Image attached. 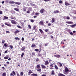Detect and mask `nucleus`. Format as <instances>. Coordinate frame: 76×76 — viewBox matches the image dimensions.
Here are the masks:
<instances>
[{"label":"nucleus","instance_id":"obj_3","mask_svg":"<svg viewBox=\"0 0 76 76\" xmlns=\"http://www.w3.org/2000/svg\"><path fill=\"white\" fill-rule=\"evenodd\" d=\"M45 12V10L44 9H41V10H40L39 12L41 13H44Z\"/></svg>","mask_w":76,"mask_h":76},{"label":"nucleus","instance_id":"obj_48","mask_svg":"<svg viewBox=\"0 0 76 76\" xmlns=\"http://www.w3.org/2000/svg\"><path fill=\"white\" fill-rule=\"evenodd\" d=\"M45 31L46 32H48V31L49 30L48 29H45Z\"/></svg>","mask_w":76,"mask_h":76},{"label":"nucleus","instance_id":"obj_64","mask_svg":"<svg viewBox=\"0 0 76 76\" xmlns=\"http://www.w3.org/2000/svg\"><path fill=\"white\" fill-rule=\"evenodd\" d=\"M41 76H46V75L45 74L42 75Z\"/></svg>","mask_w":76,"mask_h":76},{"label":"nucleus","instance_id":"obj_30","mask_svg":"<svg viewBox=\"0 0 76 76\" xmlns=\"http://www.w3.org/2000/svg\"><path fill=\"white\" fill-rule=\"evenodd\" d=\"M28 10H30V11H32V8L31 7H29Z\"/></svg>","mask_w":76,"mask_h":76},{"label":"nucleus","instance_id":"obj_8","mask_svg":"<svg viewBox=\"0 0 76 76\" xmlns=\"http://www.w3.org/2000/svg\"><path fill=\"white\" fill-rule=\"evenodd\" d=\"M21 51H23L25 50V47L23 46L22 48L21 49Z\"/></svg>","mask_w":76,"mask_h":76},{"label":"nucleus","instance_id":"obj_12","mask_svg":"<svg viewBox=\"0 0 76 76\" xmlns=\"http://www.w3.org/2000/svg\"><path fill=\"white\" fill-rule=\"evenodd\" d=\"M32 73V71L31 70H29V72L28 73V75H30L31 73Z\"/></svg>","mask_w":76,"mask_h":76},{"label":"nucleus","instance_id":"obj_20","mask_svg":"<svg viewBox=\"0 0 76 76\" xmlns=\"http://www.w3.org/2000/svg\"><path fill=\"white\" fill-rule=\"evenodd\" d=\"M14 10H15L16 11H17V12H19V9H18L17 8H15L14 9Z\"/></svg>","mask_w":76,"mask_h":76},{"label":"nucleus","instance_id":"obj_18","mask_svg":"<svg viewBox=\"0 0 76 76\" xmlns=\"http://www.w3.org/2000/svg\"><path fill=\"white\" fill-rule=\"evenodd\" d=\"M76 26V24H75L74 25H70L71 27L72 28H75Z\"/></svg>","mask_w":76,"mask_h":76},{"label":"nucleus","instance_id":"obj_14","mask_svg":"<svg viewBox=\"0 0 76 76\" xmlns=\"http://www.w3.org/2000/svg\"><path fill=\"white\" fill-rule=\"evenodd\" d=\"M66 23H68V24H72V23H73L72 21H67L66 22Z\"/></svg>","mask_w":76,"mask_h":76},{"label":"nucleus","instance_id":"obj_55","mask_svg":"<svg viewBox=\"0 0 76 76\" xmlns=\"http://www.w3.org/2000/svg\"><path fill=\"white\" fill-rule=\"evenodd\" d=\"M17 27L18 28H20V29L22 28V27H21L20 26H17Z\"/></svg>","mask_w":76,"mask_h":76},{"label":"nucleus","instance_id":"obj_62","mask_svg":"<svg viewBox=\"0 0 76 76\" xmlns=\"http://www.w3.org/2000/svg\"><path fill=\"white\" fill-rule=\"evenodd\" d=\"M10 76H14V75L13 74V73H11V74H10Z\"/></svg>","mask_w":76,"mask_h":76},{"label":"nucleus","instance_id":"obj_63","mask_svg":"<svg viewBox=\"0 0 76 76\" xmlns=\"http://www.w3.org/2000/svg\"><path fill=\"white\" fill-rule=\"evenodd\" d=\"M8 26H9L10 27H11L12 26V25L10 24H9L8 25Z\"/></svg>","mask_w":76,"mask_h":76},{"label":"nucleus","instance_id":"obj_59","mask_svg":"<svg viewBox=\"0 0 76 76\" xmlns=\"http://www.w3.org/2000/svg\"><path fill=\"white\" fill-rule=\"evenodd\" d=\"M48 45V43H46L45 44V46H47Z\"/></svg>","mask_w":76,"mask_h":76},{"label":"nucleus","instance_id":"obj_22","mask_svg":"<svg viewBox=\"0 0 76 76\" xmlns=\"http://www.w3.org/2000/svg\"><path fill=\"white\" fill-rule=\"evenodd\" d=\"M54 21H55V19L54 18H52L51 20L52 23H54Z\"/></svg>","mask_w":76,"mask_h":76},{"label":"nucleus","instance_id":"obj_26","mask_svg":"<svg viewBox=\"0 0 76 76\" xmlns=\"http://www.w3.org/2000/svg\"><path fill=\"white\" fill-rule=\"evenodd\" d=\"M51 75H54V70L52 71Z\"/></svg>","mask_w":76,"mask_h":76},{"label":"nucleus","instance_id":"obj_6","mask_svg":"<svg viewBox=\"0 0 76 76\" xmlns=\"http://www.w3.org/2000/svg\"><path fill=\"white\" fill-rule=\"evenodd\" d=\"M49 64V62L48 61H45V65L46 66L47 65H48Z\"/></svg>","mask_w":76,"mask_h":76},{"label":"nucleus","instance_id":"obj_52","mask_svg":"<svg viewBox=\"0 0 76 76\" xmlns=\"http://www.w3.org/2000/svg\"><path fill=\"white\" fill-rule=\"evenodd\" d=\"M59 3L62 4V3H63V1H62L61 0H60V1H59Z\"/></svg>","mask_w":76,"mask_h":76},{"label":"nucleus","instance_id":"obj_11","mask_svg":"<svg viewBox=\"0 0 76 76\" xmlns=\"http://www.w3.org/2000/svg\"><path fill=\"white\" fill-rule=\"evenodd\" d=\"M54 56L55 57H57V58H59V57H60V55H55Z\"/></svg>","mask_w":76,"mask_h":76},{"label":"nucleus","instance_id":"obj_1","mask_svg":"<svg viewBox=\"0 0 76 76\" xmlns=\"http://www.w3.org/2000/svg\"><path fill=\"white\" fill-rule=\"evenodd\" d=\"M69 70L67 67L65 68V69L64 70V73L65 75H68Z\"/></svg>","mask_w":76,"mask_h":76},{"label":"nucleus","instance_id":"obj_21","mask_svg":"<svg viewBox=\"0 0 76 76\" xmlns=\"http://www.w3.org/2000/svg\"><path fill=\"white\" fill-rule=\"evenodd\" d=\"M19 32H20V31L19 30H16L14 32V34H18V33Z\"/></svg>","mask_w":76,"mask_h":76},{"label":"nucleus","instance_id":"obj_37","mask_svg":"<svg viewBox=\"0 0 76 76\" xmlns=\"http://www.w3.org/2000/svg\"><path fill=\"white\" fill-rule=\"evenodd\" d=\"M35 29H36V26H35L33 27V30H35Z\"/></svg>","mask_w":76,"mask_h":76},{"label":"nucleus","instance_id":"obj_42","mask_svg":"<svg viewBox=\"0 0 76 76\" xmlns=\"http://www.w3.org/2000/svg\"><path fill=\"white\" fill-rule=\"evenodd\" d=\"M6 73L4 72L2 74V76H6Z\"/></svg>","mask_w":76,"mask_h":76},{"label":"nucleus","instance_id":"obj_17","mask_svg":"<svg viewBox=\"0 0 76 76\" xmlns=\"http://www.w3.org/2000/svg\"><path fill=\"white\" fill-rule=\"evenodd\" d=\"M3 19L4 20H6V19H9V17H6V16H4Z\"/></svg>","mask_w":76,"mask_h":76},{"label":"nucleus","instance_id":"obj_38","mask_svg":"<svg viewBox=\"0 0 76 76\" xmlns=\"http://www.w3.org/2000/svg\"><path fill=\"white\" fill-rule=\"evenodd\" d=\"M9 47L11 48V49H12V48H13V45H10Z\"/></svg>","mask_w":76,"mask_h":76},{"label":"nucleus","instance_id":"obj_5","mask_svg":"<svg viewBox=\"0 0 76 76\" xmlns=\"http://www.w3.org/2000/svg\"><path fill=\"white\" fill-rule=\"evenodd\" d=\"M11 22L12 23V24H16V21H15V20H11Z\"/></svg>","mask_w":76,"mask_h":76},{"label":"nucleus","instance_id":"obj_41","mask_svg":"<svg viewBox=\"0 0 76 76\" xmlns=\"http://www.w3.org/2000/svg\"><path fill=\"white\" fill-rule=\"evenodd\" d=\"M2 44H4V42H5V40L2 39Z\"/></svg>","mask_w":76,"mask_h":76},{"label":"nucleus","instance_id":"obj_45","mask_svg":"<svg viewBox=\"0 0 76 76\" xmlns=\"http://www.w3.org/2000/svg\"><path fill=\"white\" fill-rule=\"evenodd\" d=\"M11 12L12 13V14L15 13V11H11Z\"/></svg>","mask_w":76,"mask_h":76},{"label":"nucleus","instance_id":"obj_60","mask_svg":"<svg viewBox=\"0 0 76 76\" xmlns=\"http://www.w3.org/2000/svg\"><path fill=\"white\" fill-rule=\"evenodd\" d=\"M67 19H70V17L67 16L66 17Z\"/></svg>","mask_w":76,"mask_h":76},{"label":"nucleus","instance_id":"obj_27","mask_svg":"<svg viewBox=\"0 0 76 76\" xmlns=\"http://www.w3.org/2000/svg\"><path fill=\"white\" fill-rule=\"evenodd\" d=\"M20 75L21 76H23V72H20Z\"/></svg>","mask_w":76,"mask_h":76},{"label":"nucleus","instance_id":"obj_54","mask_svg":"<svg viewBox=\"0 0 76 76\" xmlns=\"http://www.w3.org/2000/svg\"><path fill=\"white\" fill-rule=\"evenodd\" d=\"M35 50L36 51H39V49H35Z\"/></svg>","mask_w":76,"mask_h":76},{"label":"nucleus","instance_id":"obj_53","mask_svg":"<svg viewBox=\"0 0 76 76\" xmlns=\"http://www.w3.org/2000/svg\"><path fill=\"white\" fill-rule=\"evenodd\" d=\"M27 13H30V11L28 10V11H26Z\"/></svg>","mask_w":76,"mask_h":76},{"label":"nucleus","instance_id":"obj_51","mask_svg":"<svg viewBox=\"0 0 76 76\" xmlns=\"http://www.w3.org/2000/svg\"><path fill=\"white\" fill-rule=\"evenodd\" d=\"M17 76H20V75H19V74L18 73V72H17Z\"/></svg>","mask_w":76,"mask_h":76},{"label":"nucleus","instance_id":"obj_13","mask_svg":"<svg viewBox=\"0 0 76 76\" xmlns=\"http://www.w3.org/2000/svg\"><path fill=\"white\" fill-rule=\"evenodd\" d=\"M59 11L58 10H56L55 11L53 12V13L56 14V13H59Z\"/></svg>","mask_w":76,"mask_h":76},{"label":"nucleus","instance_id":"obj_61","mask_svg":"<svg viewBox=\"0 0 76 76\" xmlns=\"http://www.w3.org/2000/svg\"><path fill=\"white\" fill-rule=\"evenodd\" d=\"M7 51H8V50H6L4 52V53L6 54V53H7Z\"/></svg>","mask_w":76,"mask_h":76},{"label":"nucleus","instance_id":"obj_31","mask_svg":"<svg viewBox=\"0 0 76 76\" xmlns=\"http://www.w3.org/2000/svg\"><path fill=\"white\" fill-rule=\"evenodd\" d=\"M24 53H22L21 55V58H23V56H24Z\"/></svg>","mask_w":76,"mask_h":76},{"label":"nucleus","instance_id":"obj_44","mask_svg":"<svg viewBox=\"0 0 76 76\" xmlns=\"http://www.w3.org/2000/svg\"><path fill=\"white\" fill-rule=\"evenodd\" d=\"M28 28L29 29H31V25H28Z\"/></svg>","mask_w":76,"mask_h":76},{"label":"nucleus","instance_id":"obj_33","mask_svg":"<svg viewBox=\"0 0 76 76\" xmlns=\"http://www.w3.org/2000/svg\"><path fill=\"white\" fill-rule=\"evenodd\" d=\"M32 75L33 76H38V75L35 74H32Z\"/></svg>","mask_w":76,"mask_h":76},{"label":"nucleus","instance_id":"obj_28","mask_svg":"<svg viewBox=\"0 0 76 76\" xmlns=\"http://www.w3.org/2000/svg\"><path fill=\"white\" fill-rule=\"evenodd\" d=\"M39 31L40 32V33H41V34L43 33V32L42 29H39Z\"/></svg>","mask_w":76,"mask_h":76},{"label":"nucleus","instance_id":"obj_58","mask_svg":"<svg viewBox=\"0 0 76 76\" xmlns=\"http://www.w3.org/2000/svg\"><path fill=\"white\" fill-rule=\"evenodd\" d=\"M35 52H33L32 55V56H35Z\"/></svg>","mask_w":76,"mask_h":76},{"label":"nucleus","instance_id":"obj_19","mask_svg":"<svg viewBox=\"0 0 76 76\" xmlns=\"http://www.w3.org/2000/svg\"><path fill=\"white\" fill-rule=\"evenodd\" d=\"M58 63L59 64V67H63V65H62V64H61V63H60V62H58Z\"/></svg>","mask_w":76,"mask_h":76},{"label":"nucleus","instance_id":"obj_56","mask_svg":"<svg viewBox=\"0 0 76 76\" xmlns=\"http://www.w3.org/2000/svg\"><path fill=\"white\" fill-rule=\"evenodd\" d=\"M30 21L31 22H32V23H33L34 22V20H32V19H31Z\"/></svg>","mask_w":76,"mask_h":76},{"label":"nucleus","instance_id":"obj_4","mask_svg":"<svg viewBox=\"0 0 76 76\" xmlns=\"http://www.w3.org/2000/svg\"><path fill=\"white\" fill-rule=\"evenodd\" d=\"M50 69H53V67H54V66H53V64H50Z\"/></svg>","mask_w":76,"mask_h":76},{"label":"nucleus","instance_id":"obj_15","mask_svg":"<svg viewBox=\"0 0 76 76\" xmlns=\"http://www.w3.org/2000/svg\"><path fill=\"white\" fill-rule=\"evenodd\" d=\"M11 18L12 19H14V20H15V19H16V18L15 17H13L12 15L11 16Z\"/></svg>","mask_w":76,"mask_h":76},{"label":"nucleus","instance_id":"obj_40","mask_svg":"<svg viewBox=\"0 0 76 76\" xmlns=\"http://www.w3.org/2000/svg\"><path fill=\"white\" fill-rule=\"evenodd\" d=\"M52 0H43L45 2L50 1H51Z\"/></svg>","mask_w":76,"mask_h":76},{"label":"nucleus","instance_id":"obj_24","mask_svg":"<svg viewBox=\"0 0 76 76\" xmlns=\"http://www.w3.org/2000/svg\"><path fill=\"white\" fill-rule=\"evenodd\" d=\"M36 47V44H32L31 46V47L32 48H34V47Z\"/></svg>","mask_w":76,"mask_h":76},{"label":"nucleus","instance_id":"obj_23","mask_svg":"<svg viewBox=\"0 0 76 76\" xmlns=\"http://www.w3.org/2000/svg\"><path fill=\"white\" fill-rule=\"evenodd\" d=\"M15 3L16 4H18V5H20V4H21V3L20 2H15Z\"/></svg>","mask_w":76,"mask_h":76},{"label":"nucleus","instance_id":"obj_32","mask_svg":"<svg viewBox=\"0 0 76 76\" xmlns=\"http://www.w3.org/2000/svg\"><path fill=\"white\" fill-rule=\"evenodd\" d=\"M15 39H16V40H20V39L18 37H15Z\"/></svg>","mask_w":76,"mask_h":76},{"label":"nucleus","instance_id":"obj_36","mask_svg":"<svg viewBox=\"0 0 76 76\" xmlns=\"http://www.w3.org/2000/svg\"><path fill=\"white\" fill-rule=\"evenodd\" d=\"M51 62H53V61L51 59H50L49 60V62L50 63H51Z\"/></svg>","mask_w":76,"mask_h":76},{"label":"nucleus","instance_id":"obj_46","mask_svg":"<svg viewBox=\"0 0 76 76\" xmlns=\"http://www.w3.org/2000/svg\"><path fill=\"white\" fill-rule=\"evenodd\" d=\"M39 61V59L38 58H37V59H36V62H37V61Z\"/></svg>","mask_w":76,"mask_h":76},{"label":"nucleus","instance_id":"obj_49","mask_svg":"<svg viewBox=\"0 0 76 76\" xmlns=\"http://www.w3.org/2000/svg\"><path fill=\"white\" fill-rule=\"evenodd\" d=\"M3 14V11L0 10V15H2Z\"/></svg>","mask_w":76,"mask_h":76},{"label":"nucleus","instance_id":"obj_2","mask_svg":"<svg viewBox=\"0 0 76 76\" xmlns=\"http://www.w3.org/2000/svg\"><path fill=\"white\" fill-rule=\"evenodd\" d=\"M41 64H39L37 65L36 67L37 69H37V71L41 72Z\"/></svg>","mask_w":76,"mask_h":76},{"label":"nucleus","instance_id":"obj_9","mask_svg":"<svg viewBox=\"0 0 76 76\" xmlns=\"http://www.w3.org/2000/svg\"><path fill=\"white\" fill-rule=\"evenodd\" d=\"M39 24H40V25H41L42 26L43 25H44V22L42 21H40L39 23Z\"/></svg>","mask_w":76,"mask_h":76},{"label":"nucleus","instance_id":"obj_57","mask_svg":"<svg viewBox=\"0 0 76 76\" xmlns=\"http://www.w3.org/2000/svg\"><path fill=\"white\" fill-rule=\"evenodd\" d=\"M39 15V13L38 12H36L35 13V15Z\"/></svg>","mask_w":76,"mask_h":76},{"label":"nucleus","instance_id":"obj_25","mask_svg":"<svg viewBox=\"0 0 76 76\" xmlns=\"http://www.w3.org/2000/svg\"><path fill=\"white\" fill-rule=\"evenodd\" d=\"M54 67L55 69H56V70H58V67L56 65H55Z\"/></svg>","mask_w":76,"mask_h":76},{"label":"nucleus","instance_id":"obj_43","mask_svg":"<svg viewBox=\"0 0 76 76\" xmlns=\"http://www.w3.org/2000/svg\"><path fill=\"white\" fill-rule=\"evenodd\" d=\"M4 46L5 47H7V45H6V44H4Z\"/></svg>","mask_w":76,"mask_h":76},{"label":"nucleus","instance_id":"obj_34","mask_svg":"<svg viewBox=\"0 0 76 76\" xmlns=\"http://www.w3.org/2000/svg\"><path fill=\"white\" fill-rule=\"evenodd\" d=\"M12 73L14 75H15H15H16V72H15V71H12Z\"/></svg>","mask_w":76,"mask_h":76},{"label":"nucleus","instance_id":"obj_35","mask_svg":"<svg viewBox=\"0 0 76 76\" xmlns=\"http://www.w3.org/2000/svg\"><path fill=\"white\" fill-rule=\"evenodd\" d=\"M23 10L24 11V12H26V8L25 7L23 8Z\"/></svg>","mask_w":76,"mask_h":76},{"label":"nucleus","instance_id":"obj_29","mask_svg":"<svg viewBox=\"0 0 76 76\" xmlns=\"http://www.w3.org/2000/svg\"><path fill=\"white\" fill-rule=\"evenodd\" d=\"M10 4H13L14 3H15V2L14 1H10Z\"/></svg>","mask_w":76,"mask_h":76},{"label":"nucleus","instance_id":"obj_47","mask_svg":"<svg viewBox=\"0 0 76 76\" xmlns=\"http://www.w3.org/2000/svg\"><path fill=\"white\" fill-rule=\"evenodd\" d=\"M53 34V32L51 31H50L48 33V34H49V35H50V34Z\"/></svg>","mask_w":76,"mask_h":76},{"label":"nucleus","instance_id":"obj_39","mask_svg":"<svg viewBox=\"0 0 76 76\" xmlns=\"http://www.w3.org/2000/svg\"><path fill=\"white\" fill-rule=\"evenodd\" d=\"M8 58H9V56H7V57H4V58L5 59H8Z\"/></svg>","mask_w":76,"mask_h":76},{"label":"nucleus","instance_id":"obj_16","mask_svg":"<svg viewBox=\"0 0 76 76\" xmlns=\"http://www.w3.org/2000/svg\"><path fill=\"white\" fill-rule=\"evenodd\" d=\"M58 76H66L65 75H63L62 73H59L58 74Z\"/></svg>","mask_w":76,"mask_h":76},{"label":"nucleus","instance_id":"obj_10","mask_svg":"<svg viewBox=\"0 0 76 76\" xmlns=\"http://www.w3.org/2000/svg\"><path fill=\"white\" fill-rule=\"evenodd\" d=\"M65 6H69V5H71V4H70V3L67 2H65Z\"/></svg>","mask_w":76,"mask_h":76},{"label":"nucleus","instance_id":"obj_7","mask_svg":"<svg viewBox=\"0 0 76 76\" xmlns=\"http://www.w3.org/2000/svg\"><path fill=\"white\" fill-rule=\"evenodd\" d=\"M41 66L42 67V69H46V66L44 65L41 64Z\"/></svg>","mask_w":76,"mask_h":76},{"label":"nucleus","instance_id":"obj_50","mask_svg":"<svg viewBox=\"0 0 76 76\" xmlns=\"http://www.w3.org/2000/svg\"><path fill=\"white\" fill-rule=\"evenodd\" d=\"M70 35H73V32H71L69 33Z\"/></svg>","mask_w":76,"mask_h":76}]
</instances>
